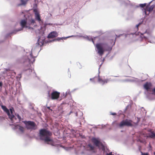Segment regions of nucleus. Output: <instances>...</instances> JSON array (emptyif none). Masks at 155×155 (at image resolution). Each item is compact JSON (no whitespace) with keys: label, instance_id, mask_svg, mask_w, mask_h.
Returning a JSON list of instances; mask_svg holds the SVG:
<instances>
[{"label":"nucleus","instance_id":"obj_1","mask_svg":"<svg viewBox=\"0 0 155 155\" xmlns=\"http://www.w3.org/2000/svg\"><path fill=\"white\" fill-rule=\"evenodd\" d=\"M52 134L50 131L45 129H42L39 131V136L41 140L48 143V142L52 141L50 138Z\"/></svg>","mask_w":155,"mask_h":155},{"label":"nucleus","instance_id":"obj_2","mask_svg":"<svg viewBox=\"0 0 155 155\" xmlns=\"http://www.w3.org/2000/svg\"><path fill=\"white\" fill-rule=\"evenodd\" d=\"M104 45L107 46V48L105 49L107 51H108L111 49V48L108 46L106 43H98L96 45V47L98 51V53L100 55L102 56L104 53L105 49L102 47V45Z\"/></svg>","mask_w":155,"mask_h":155},{"label":"nucleus","instance_id":"obj_3","mask_svg":"<svg viewBox=\"0 0 155 155\" xmlns=\"http://www.w3.org/2000/svg\"><path fill=\"white\" fill-rule=\"evenodd\" d=\"M24 122L26 128L28 130H35L37 129V126L34 122L25 121Z\"/></svg>","mask_w":155,"mask_h":155},{"label":"nucleus","instance_id":"obj_4","mask_svg":"<svg viewBox=\"0 0 155 155\" xmlns=\"http://www.w3.org/2000/svg\"><path fill=\"white\" fill-rule=\"evenodd\" d=\"M1 107L3 110L7 114L9 118L12 120L14 117V115L13 114V110H14L13 108H10L9 110L11 114H10L9 110L4 105H2Z\"/></svg>","mask_w":155,"mask_h":155},{"label":"nucleus","instance_id":"obj_5","mask_svg":"<svg viewBox=\"0 0 155 155\" xmlns=\"http://www.w3.org/2000/svg\"><path fill=\"white\" fill-rule=\"evenodd\" d=\"M132 120L126 119L125 120H123L119 124V126L120 127H123L124 126H127V127H132L133 126Z\"/></svg>","mask_w":155,"mask_h":155},{"label":"nucleus","instance_id":"obj_6","mask_svg":"<svg viewBox=\"0 0 155 155\" xmlns=\"http://www.w3.org/2000/svg\"><path fill=\"white\" fill-rule=\"evenodd\" d=\"M60 94V92L54 91L51 94V98L52 100L58 99L59 97Z\"/></svg>","mask_w":155,"mask_h":155},{"label":"nucleus","instance_id":"obj_7","mask_svg":"<svg viewBox=\"0 0 155 155\" xmlns=\"http://www.w3.org/2000/svg\"><path fill=\"white\" fill-rule=\"evenodd\" d=\"M154 7V5H152L150 7H149L148 5L147 6L146 8L145 9V13L146 15H148L150 12L153 10Z\"/></svg>","mask_w":155,"mask_h":155},{"label":"nucleus","instance_id":"obj_8","mask_svg":"<svg viewBox=\"0 0 155 155\" xmlns=\"http://www.w3.org/2000/svg\"><path fill=\"white\" fill-rule=\"evenodd\" d=\"M20 24L21 26V29L19 30H18V31H20L21 30H22V29L25 28H27L28 27V26H27V19H23L20 22Z\"/></svg>","mask_w":155,"mask_h":155},{"label":"nucleus","instance_id":"obj_9","mask_svg":"<svg viewBox=\"0 0 155 155\" xmlns=\"http://www.w3.org/2000/svg\"><path fill=\"white\" fill-rule=\"evenodd\" d=\"M33 11L35 13V19L39 21H41V19L40 18V15L37 9H34Z\"/></svg>","mask_w":155,"mask_h":155},{"label":"nucleus","instance_id":"obj_10","mask_svg":"<svg viewBox=\"0 0 155 155\" xmlns=\"http://www.w3.org/2000/svg\"><path fill=\"white\" fill-rule=\"evenodd\" d=\"M152 86V84L150 82H147L143 86L144 88L147 91L149 90Z\"/></svg>","mask_w":155,"mask_h":155},{"label":"nucleus","instance_id":"obj_11","mask_svg":"<svg viewBox=\"0 0 155 155\" xmlns=\"http://www.w3.org/2000/svg\"><path fill=\"white\" fill-rule=\"evenodd\" d=\"M58 35L57 32L56 31H53L51 32L48 35V38H53L57 37Z\"/></svg>","mask_w":155,"mask_h":155},{"label":"nucleus","instance_id":"obj_12","mask_svg":"<svg viewBox=\"0 0 155 155\" xmlns=\"http://www.w3.org/2000/svg\"><path fill=\"white\" fill-rule=\"evenodd\" d=\"M91 141L96 146H99L100 141L97 139L95 138H93L91 139Z\"/></svg>","mask_w":155,"mask_h":155},{"label":"nucleus","instance_id":"obj_13","mask_svg":"<svg viewBox=\"0 0 155 155\" xmlns=\"http://www.w3.org/2000/svg\"><path fill=\"white\" fill-rule=\"evenodd\" d=\"M98 81L102 85H104L106 83H107L108 81V79H105L103 80L99 76L98 78Z\"/></svg>","mask_w":155,"mask_h":155},{"label":"nucleus","instance_id":"obj_14","mask_svg":"<svg viewBox=\"0 0 155 155\" xmlns=\"http://www.w3.org/2000/svg\"><path fill=\"white\" fill-rule=\"evenodd\" d=\"M87 150H92L94 149V147L91 144H89L86 146Z\"/></svg>","mask_w":155,"mask_h":155},{"label":"nucleus","instance_id":"obj_15","mask_svg":"<svg viewBox=\"0 0 155 155\" xmlns=\"http://www.w3.org/2000/svg\"><path fill=\"white\" fill-rule=\"evenodd\" d=\"M43 41L42 40L41 41L40 38H39L37 42L36 43V45L37 46H41L43 45Z\"/></svg>","mask_w":155,"mask_h":155},{"label":"nucleus","instance_id":"obj_16","mask_svg":"<svg viewBox=\"0 0 155 155\" xmlns=\"http://www.w3.org/2000/svg\"><path fill=\"white\" fill-rule=\"evenodd\" d=\"M148 137L152 138L155 139V132L153 131H151L150 133L149 134Z\"/></svg>","mask_w":155,"mask_h":155},{"label":"nucleus","instance_id":"obj_17","mask_svg":"<svg viewBox=\"0 0 155 155\" xmlns=\"http://www.w3.org/2000/svg\"><path fill=\"white\" fill-rule=\"evenodd\" d=\"M21 5H25L26 4L27 1L25 0H21Z\"/></svg>","mask_w":155,"mask_h":155},{"label":"nucleus","instance_id":"obj_18","mask_svg":"<svg viewBox=\"0 0 155 155\" xmlns=\"http://www.w3.org/2000/svg\"><path fill=\"white\" fill-rule=\"evenodd\" d=\"M19 129L22 132H23L24 131V128L21 126H19Z\"/></svg>","mask_w":155,"mask_h":155},{"label":"nucleus","instance_id":"obj_19","mask_svg":"<svg viewBox=\"0 0 155 155\" xmlns=\"http://www.w3.org/2000/svg\"><path fill=\"white\" fill-rule=\"evenodd\" d=\"M30 24L31 25H33L34 23H35V21L34 19H31L30 20Z\"/></svg>","mask_w":155,"mask_h":155},{"label":"nucleus","instance_id":"obj_20","mask_svg":"<svg viewBox=\"0 0 155 155\" xmlns=\"http://www.w3.org/2000/svg\"><path fill=\"white\" fill-rule=\"evenodd\" d=\"M146 5V3L141 4L140 5V6L141 8H143L144 7H145Z\"/></svg>","mask_w":155,"mask_h":155},{"label":"nucleus","instance_id":"obj_21","mask_svg":"<svg viewBox=\"0 0 155 155\" xmlns=\"http://www.w3.org/2000/svg\"><path fill=\"white\" fill-rule=\"evenodd\" d=\"M29 61H30L29 59L28 58H27L26 59L25 61V62H28V63L29 64Z\"/></svg>","mask_w":155,"mask_h":155},{"label":"nucleus","instance_id":"obj_22","mask_svg":"<svg viewBox=\"0 0 155 155\" xmlns=\"http://www.w3.org/2000/svg\"><path fill=\"white\" fill-rule=\"evenodd\" d=\"M17 117L18 118L19 120L20 121L21 120V117L19 116V115L18 114H17Z\"/></svg>","mask_w":155,"mask_h":155},{"label":"nucleus","instance_id":"obj_23","mask_svg":"<svg viewBox=\"0 0 155 155\" xmlns=\"http://www.w3.org/2000/svg\"><path fill=\"white\" fill-rule=\"evenodd\" d=\"M106 155H113V154H112V152H110L109 153H107L106 154Z\"/></svg>","mask_w":155,"mask_h":155},{"label":"nucleus","instance_id":"obj_24","mask_svg":"<svg viewBox=\"0 0 155 155\" xmlns=\"http://www.w3.org/2000/svg\"><path fill=\"white\" fill-rule=\"evenodd\" d=\"M142 154L141 155H149V154L148 153H143L141 152Z\"/></svg>","mask_w":155,"mask_h":155},{"label":"nucleus","instance_id":"obj_25","mask_svg":"<svg viewBox=\"0 0 155 155\" xmlns=\"http://www.w3.org/2000/svg\"><path fill=\"white\" fill-rule=\"evenodd\" d=\"M152 91L153 92V94H154L155 95V88H154L152 90Z\"/></svg>","mask_w":155,"mask_h":155},{"label":"nucleus","instance_id":"obj_26","mask_svg":"<svg viewBox=\"0 0 155 155\" xmlns=\"http://www.w3.org/2000/svg\"><path fill=\"white\" fill-rule=\"evenodd\" d=\"M110 114L111 115H116V113H111Z\"/></svg>","mask_w":155,"mask_h":155},{"label":"nucleus","instance_id":"obj_27","mask_svg":"<svg viewBox=\"0 0 155 155\" xmlns=\"http://www.w3.org/2000/svg\"><path fill=\"white\" fill-rule=\"evenodd\" d=\"M63 38H58L57 39V40H61V39H62Z\"/></svg>","mask_w":155,"mask_h":155},{"label":"nucleus","instance_id":"obj_28","mask_svg":"<svg viewBox=\"0 0 155 155\" xmlns=\"http://www.w3.org/2000/svg\"><path fill=\"white\" fill-rule=\"evenodd\" d=\"M3 84L2 82H0V87H2V86Z\"/></svg>","mask_w":155,"mask_h":155},{"label":"nucleus","instance_id":"obj_29","mask_svg":"<svg viewBox=\"0 0 155 155\" xmlns=\"http://www.w3.org/2000/svg\"><path fill=\"white\" fill-rule=\"evenodd\" d=\"M140 25V24L139 23V24H138V25H136V27H137V29L138 28V26Z\"/></svg>","mask_w":155,"mask_h":155},{"label":"nucleus","instance_id":"obj_30","mask_svg":"<svg viewBox=\"0 0 155 155\" xmlns=\"http://www.w3.org/2000/svg\"><path fill=\"white\" fill-rule=\"evenodd\" d=\"M91 41H92L93 43L94 44V41L93 40V39L92 38L91 39Z\"/></svg>","mask_w":155,"mask_h":155},{"label":"nucleus","instance_id":"obj_31","mask_svg":"<svg viewBox=\"0 0 155 155\" xmlns=\"http://www.w3.org/2000/svg\"><path fill=\"white\" fill-rule=\"evenodd\" d=\"M47 108L49 109H50V110H51V111H52V110L50 108V107H47Z\"/></svg>","mask_w":155,"mask_h":155},{"label":"nucleus","instance_id":"obj_32","mask_svg":"<svg viewBox=\"0 0 155 155\" xmlns=\"http://www.w3.org/2000/svg\"><path fill=\"white\" fill-rule=\"evenodd\" d=\"M115 40L114 41V44L115 43Z\"/></svg>","mask_w":155,"mask_h":155},{"label":"nucleus","instance_id":"obj_33","mask_svg":"<svg viewBox=\"0 0 155 155\" xmlns=\"http://www.w3.org/2000/svg\"><path fill=\"white\" fill-rule=\"evenodd\" d=\"M92 79H93L91 78V79H90V80H92Z\"/></svg>","mask_w":155,"mask_h":155},{"label":"nucleus","instance_id":"obj_34","mask_svg":"<svg viewBox=\"0 0 155 155\" xmlns=\"http://www.w3.org/2000/svg\"><path fill=\"white\" fill-rule=\"evenodd\" d=\"M63 38L65 39H66V38Z\"/></svg>","mask_w":155,"mask_h":155},{"label":"nucleus","instance_id":"obj_35","mask_svg":"<svg viewBox=\"0 0 155 155\" xmlns=\"http://www.w3.org/2000/svg\"><path fill=\"white\" fill-rule=\"evenodd\" d=\"M154 155H155V152L154 153Z\"/></svg>","mask_w":155,"mask_h":155}]
</instances>
